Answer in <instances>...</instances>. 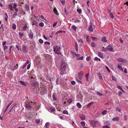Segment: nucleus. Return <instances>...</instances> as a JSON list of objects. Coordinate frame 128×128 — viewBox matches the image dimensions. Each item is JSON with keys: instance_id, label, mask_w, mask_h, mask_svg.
Wrapping results in <instances>:
<instances>
[{"instance_id": "1", "label": "nucleus", "mask_w": 128, "mask_h": 128, "mask_svg": "<svg viewBox=\"0 0 128 128\" xmlns=\"http://www.w3.org/2000/svg\"><path fill=\"white\" fill-rule=\"evenodd\" d=\"M60 47L57 45H54L53 46V50L54 53L58 54L61 55L62 54L60 52Z\"/></svg>"}, {"instance_id": "2", "label": "nucleus", "mask_w": 128, "mask_h": 128, "mask_svg": "<svg viewBox=\"0 0 128 128\" xmlns=\"http://www.w3.org/2000/svg\"><path fill=\"white\" fill-rule=\"evenodd\" d=\"M66 66L65 63L62 61L61 64L60 69L62 71H65L66 70Z\"/></svg>"}, {"instance_id": "3", "label": "nucleus", "mask_w": 128, "mask_h": 128, "mask_svg": "<svg viewBox=\"0 0 128 128\" xmlns=\"http://www.w3.org/2000/svg\"><path fill=\"white\" fill-rule=\"evenodd\" d=\"M107 50L109 51L110 52H114L113 49L114 46L111 44L108 45L106 48Z\"/></svg>"}, {"instance_id": "4", "label": "nucleus", "mask_w": 128, "mask_h": 128, "mask_svg": "<svg viewBox=\"0 0 128 128\" xmlns=\"http://www.w3.org/2000/svg\"><path fill=\"white\" fill-rule=\"evenodd\" d=\"M32 102H29L27 103L26 105V107L28 110H30L32 108V106H31V103H32Z\"/></svg>"}, {"instance_id": "5", "label": "nucleus", "mask_w": 128, "mask_h": 128, "mask_svg": "<svg viewBox=\"0 0 128 128\" xmlns=\"http://www.w3.org/2000/svg\"><path fill=\"white\" fill-rule=\"evenodd\" d=\"M117 60L118 62H120L125 63H127V61L126 60L122 58H118L117 59Z\"/></svg>"}, {"instance_id": "6", "label": "nucleus", "mask_w": 128, "mask_h": 128, "mask_svg": "<svg viewBox=\"0 0 128 128\" xmlns=\"http://www.w3.org/2000/svg\"><path fill=\"white\" fill-rule=\"evenodd\" d=\"M32 25H34L38 27V22L36 20H34L32 21Z\"/></svg>"}, {"instance_id": "7", "label": "nucleus", "mask_w": 128, "mask_h": 128, "mask_svg": "<svg viewBox=\"0 0 128 128\" xmlns=\"http://www.w3.org/2000/svg\"><path fill=\"white\" fill-rule=\"evenodd\" d=\"M97 55L100 58H104L103 53L101 52H98Z\"/></svg>"}, {"instance_id": "8", "label": "nucleus", "mask_w": 128, "mask_h": 128, "mask_svg": "<svg viewBox=\"0 0 128 128\" xmlns=\"http://www.w3.org/2000/svg\"><path fill=\"white\" fill-rule=\"evenodd\" d=\"M22 50L23 52L25 53H26L28 51L26 50V46L23 44L22 45Z\"/></svg>"}, {"instance_id": "9", "label": "nucleus", "mask_w": 128, "mask_h": 128, "mask_svg": "<svg viewBox=\"0 0 128 128\" xmlns=\"http://www.w3.org/2000/svg\"><path fill=\"white\" fill-rule=\"evenodd\" d=\"M78 76L79 77V79L80 80L81 79L83 76V72L82 71L80 72L78 74Z\"/></svg>"}, {"instance_id": "10", "label": "nucleus", "mask_w": 128, "mask_h": 128, "mask_svg": "<svg viewBox=\"0 0 128 128\" xmlns=\"http://www.w3.org/2000/svg\"><path fill=\"white\" fill-rule=\"evenodd\" d=\"M28 36L30 38L32 39L33 38L34 34L32 31H31V32L28 34Z\"/></svg>"}, {"instance_id": "11", "label": "nucleus", "mask_w": 128, "mask_h": 128, "mask_svg": "<svg viewBox=\"0 0 128 128\" xmlns=\"http://www.w3.org/2000/svg\"><path fill=\"white\" fill-rule=\"evenodd\" d=\"M79 117L82 120H85L86 118V116L83 114H80L79 115Z\"/></svg>"}, {"instance_id": "12", "label": "nucleus", "mask_w": 128, "mask_h": 128, "mask_svg": "<svg viewBox=\"0 0 128 128\" xmlns=\"http://www.w3.org/2000/svg\"><path fill=\"white\" fill-rule=\"evenodd\" d=\"M93 30V29L92 26L91 25L90 26L88 27V31L90 32H92Z\"/></svg>"}, {"instance_id": "13", "label": "nucleus", "mask_w": 128, "mask_h": 128, "mask_svg": "<svg viewBox=\"0 0 128 128\" xmlns=\"http://www.w3.org/2000/svg\"><path fill=\"white\" fill-rule=\"evenodd\" d=\"M12 102L10 103H9L8 105L7 106V107H6V109H5L4 111V113H5L7 110V109H8V108L10 106L11 104L12 103Z\"/></svg>"}, {"instance_id": "14", "label": "nucleus", "mask_w": 128, "mask_h": 128, "mask_svg": "<svg viewBox=\"0 0 128 128\" xmlns=\"http://www.w3.org/2000/svg\"><path fill=\"white\" fill-rule=\"evenodd\" d=\"M8 7L10 10L13 11L14 9H13L12 5L11 4H9L8 5Z\"/></svg>"}, {"instance_id": "15", "label": "nucleus", "mask_w": 128, "mask_h": 128, "mask_svg": "<svg viewBox=\"0 0 128 128\" xmlns=\"http://www.w3.org/2000/svg\"><path fill=\"white\" fill-rule=\"evenodd\" d=\"M119 120V118L118 117H115L113 118L112 119V120L113 121H118Z\"/></svg>"}, {"instance_id": "16", "label": "nucleus", "mask_w": 128, "mask_h": 128, "mask_svg": "<svg viewBox=\"0 0 128 128\" xmlns=\"http://www.w3.org/2000/svg\"><path fill=\"white\" fill-rule=\"evenodd\" d=\"M22 30H24L26 31V29H27L28 28L27 25L26 24H25V26H23L22 27Z\"/></svg>"}, {"instance_id": "17", "label": "nucleus", "mask_w": 128, "mask_h": 128, "mask_svg": "<svg viewBox=\"0 0 128 128\" xmlns=\"http://www.w3.org/2000/svg\"><path fill=\"white\" fill-rule=\"evenodd\" d=\"M29 62V60H27V62H26L25 64H24V65L22 67V69H24L25 67L26 66L27 64Z\"/></svg>"}, {"instance_id": "18", "label": "nucleus", "mask_w": 128, "mask_h": 128, "mask_svg": "<svg viewBox=\"0 0 128 128\" xmlns=\"http://www.w3.org/2000/svg\"><path fill=\"white\" fill-rule=\"evenodd\" d=\"M76 106L78 108H80L82 107V106L81 104L79 102H78L76 104Z\"/></svg>"}, {"instance_id": "19", "label": "nucleus", "mask_w": 128, "mask_h": 128, "mask_svg": "<svg viewBox=\"0 0 128 128\" xmlns=\"http://www.w3.org/2000/svg\"><path fill=\"white\" fill-rule=\"evenodd\" d=\"M53 11L54 13L57 15H58V11L56 10V8H55L53 9Z\"/></svg>"}, {"instance_id": "20", "label": "nucleus", "mask_w": 128, "mask_h": 128, "mask_svg": "<svg viewBox=\"0 0 128 128\" xmlns=\"http://www.w3.org/2000/svg\"><path fill=\"white\" fill-rule=\"evenodd\" d=\"M106 37L105 36H103L102 37V42H106L107 40H106Z\"/></svg>"}, {"instance_id": "21", "label": "nucleus", "mask_w": 128, "mask_h": 128, "mask_svg": "<svg viewBox=\"0 0 128 128\" xmlns=\"http://www.w3.org/2000/svg\"><path fill=\"white\" fill-rule=\"evenodd\" d=\"M20 82L23 85L25 86H26L27 84L25 82L22 81H20Z\"/></svg>"}, {"instance_id": "22", "label": "nucleus", "mask_w": 128, "mask_h": 128, "mask_svg": "<svg viewBox=\"0 0 128 128\" xmlns=\"http://www.w3.org/2000/svg\"><path fill=\"white\" fill-rule=\"evenodd\" d=\"M76 28L77 27L74 25H73L71 27L72 29L75 31H76Z\"/></svg>"}, {"instance_id": "23", "label": "nucleus", "mask_w": 128, "mask_h": 128, "mask_svg": "<svg viewBox=\"0 0 128 128\" xmlns=\"http://www.w3.org/2000/svg\"><path fill=\"white\" fill-rule=\"evenodd\" d=\"M12 29L14 30H15L16 28V25L14 24H12Z\"/></svg>"}, {"instance_id": "24", "label": "nucleus", "mask_w": 128, "mask_h": 128, "mask_svg": "<svg viewBox=\"0 0 128 128\" xmlns=\"http://www.w3.org/2000/svg\"><path fill=\"white\" fill-rule=\"evenodd\" d=\"M19 34L20 36V38H22L24 36V33L19 32Z\"/></svg>"}, {"instance_id": "25", "label": "nucleus", "mask_w": 128, "mask_h": 128, "mask_svg": "<svg viewBox=\"0 0 128 128\" xmlns=\"http://www.w3.org/2000/svg\"><path fill=\"white\" fill-rule=\"evenodd\" d=\"M97 75L98 76L100 80H102V78L100 73L97 74Z\"/></svg>"}, {"instance_id": "26", "label": "nucleus", "mask_w": 128, "mask_h": 128, "mask_svg": "<svg viewBox=\"0 0 128 128\" xmlns=\"http://www.w3.org/2000/svg\"><path fill=\"white\" fill-rule=\"evenodd\" d=\"M77 12L80 14L82 13V9L80 8H78L77 10Z\"/></svg>"}, {"instance_id": "27", "label": "nucleus", "mask_w": 128, "mask_h": 128, "mask_svg": "<svg viewBox=\"0 0 128 128\" xmlns=\"http://www.w3.org/2000/svg\"><path fill=\"white\" fill-rule=\"evenodd\" d=\"M5 14L6 16L5 17V20L6 22L7 21L8 19V16L7 14L6 13H5Z\"/></svg>"}, {"instance_id": "28", "label": "nucleus", "mask_w": 128, "mask_h": 128, "mask_svg": "<svg viewBox=\"0 0 128 128\" xmlns=\"http://www.w3.org/2000/svg\"><path fill=\"white\" fill-rule=\"evenodd\" d=\"M117 88H118V89H119L122 92H124V90H123L122 88V87L121 86H117Z\"/></svg>"}, {"instance_id": "29", "label": "nucleus", "mask_w": 128, "mask_h": 128, "mask_svg": "<svg viewBox=\"0 0 128 128\" xmlns=\"http://www.w3.org/2000/svg\"><path fill=\"white\" fill-rule=\"evenodd\" d=\"M50 110L52 112H54L55 111V108L54 107H52L50 108Z\"/></svg>"}, {"instance_id": "30", "label": "nucleus", "mask_w": 128, "mask_h": 128, "mask_svg": "<svg viewBox=\"0 0 128 128\" xmlns=\"http://www.w3.org/2000/svg\"><path fill=\"white\" fill-rule=\"evenodd\" d=\"M118 68L120 69V70L122 71H123V69L122 68V67L120 66L119 64H118Z\"/></svg>"}, {"instance_id": "31", "label": "nucleus", "mask_w": 128, "mask_h": 128, "mask_svg": "<svg viewBox=\"0 0 128 128\" xmlns=\"http://www.w3.org/2000/svg\"><path fill=\"white\" fill-rule=\"evenodd\" d=\"M93 104H94V102H90L87 105V107H90Z\"/></svg>"}, {"instance_id": "32", "label": "nucleus", "mask_w": 128, "mask_h": 128, "mask_svg": "<svg viewBox=\"0 0 128 128\" xmlns=\"http://www.w3.org/2000/svg\"><path fill=\"white\" fill-rule=\"evenodd\" d=\"M62 113L63 114H68V112L67 111V110H64L62 112Z\"/></svg>"}, {"instance_id": "33", "label": "nucleus", "mask_w": 128, "mask_h": 128, "mask_svg": "<svg viewBox=\"0 0 128 128\" xmlns=\"http://www.w3.org/2000/svg\"><path fill=\"white\" fill-rule=\"evenodd\" d=\"M107 110H103L102 112V114L103 115H105L106 114L107 112Z\"/></svg>"}, {"instance_id": "34", "label": "nucleus", "mask_w": 128, "mask_h": 128, "mask_svg": "<svg viewBox=\"0 0 128 128\" xmlns=\"http://www.w3.org/2000/svg\"><path fill=\"white\" fill-rule=\"evenodd\" d=\"M71 53L72 55V56L73 58H74L76 56V54L74 52H71Z\"/></svg>"}, {"instance_id": "35", "label": "nucleus", "mask_w": 128, "mask_h": 128, "mask_svg": "<svg viewBox=\"0 0 128 128\" xmlns=\"http://www.w3.org/2000/svg\"><path fill=\"white\" fill-rule=\"evenodd\" d=\"M39 25L40 26L43 27L44 26V24L43 22H41L39 23Z\"/></svg>"}, {"instance_id": "36", "label": "nucleus", "mask_w": 128, "mask_h": 128, "mask_svg": "<svg viewBox=\"0 0 128 128\" xmlns=\"http://www.w3.org/2000/svg\"><path fill=\"white\" fill-rule=\"evenodd\" d=\"M112 79L113 80H114L116 81H117V79L116 77L113 76H112Z\"/></svg>"}, {"instance_id": "37", "label": "nucleus", "mask_w": 128, "mask_h": 128, "mask_svg": "<svg viewBox=\"0 0 128 128\" xmlns=\"http://www.w3.org/2000/svg\"><path fill=\"white\" fill-rule=\"evenodd\" d=\"M18 14L17 12H15L14 14L12 16V17L13 18H15L16 16H17Z\"/></svg>"}, {"instance_id": "38", "label": "nucleus", "mask_w": 128, "mask_h": 128, "mask_svg": "<svg viewBox=\"0 0 128 128\" xmlns=\"http://www.w3.org/2000/svg\"><path fill=\"white\" fill-rule=\"evenodd\" d=\"M89 74H87L85 75V76L86 78V80L88 81V77Z\"/></svg>"}, {"instance_id": "39", "label": "nucleus", "mask_w": 128, "mask_h": 128, "mask_svg": "<svg viewBox=\"0 0 128 128\" xmlns=\"http://www.w3.org/2000/svg\"><path fill=\"white\" fill-rule=\"evenodd\" d=\"M72 99L71 98H70L68 99L67 100V102H68L70 104L72 102Z\"/></svg>"}, {"instance_id": "40", "label": "nucleus", "mask_w": 128, "mask_h": 128, "mask_svg": "<svg viewBox=\"0 0 128 128\" xmlns=\"http://www.w3.org/2000/svg\"><path fill=\"white\" fill-rule=\"evenodd\" d=\"M80 124L82 125V127L84 128V126L85 125V123L84 122H80Z\"/></svg>"}, {"instance_id": "41", "label": "nucleus", "mask_w": 128, "mask_h": 128, "mask_svg": "<svg viewBox=\"0 0 128 128\" xmlns=\"http://www.w3.org/2000/svg\"><path fill=\"white\" fill-rule=\"evenodd\" d=\"M38 42L40 43L41 44L43 43L44 42L43 40L40 38L39 39V40H38Z\"/></svg>"}, {"instance_id": "42", "label": "nucleus", "mask_w": 128, "mask_h": 128, "mask_svg": "<svg viewBox=\"0 0 128 128\" xmlns=\"http://www.w3.org/2000/svg\"><path fill=\"white\" fill-rule=\"evenodd\" d=\"M94 60H96V61H97L98 60L100 61H101V60L100 58H98L96 57H95V58Z\"/></svg>"}, {"instance_id": "43", "label": "nucleus", "mask_w": 128, "mask_h": 128, "mask_svg": "<svg viewBox=\"0 0 128 128\" xmlns=\"http://www.w3.org/2000/svg\"><path fill=\"white\" fill-rule=\"evenodd\" d=\"M109 16H110L112 18H113L114 17V16L113 15L112 13V12H110V13Z\"/></svg>"}, {"instance_id": "44", "label": "nucleus", "mask_w": 128, "mask_h": 128, "mask_svg": "<svg viewBox=\"0 0 128 128\" xmlns=\"http://www.w3.org/2000/svg\"><path fill=\"white\" fill-rule=\"evenodd\" d=\"M3 47L4 48V50H5L8 48V46L5 45L3 46Z\"/></svg>"}, {"instance_id": "45", "label": "nucleus", "mask_w": 128, "mask_h": 128, "mask_svg": "<svg viewBox=\"0 0 128 128\" xmlns=\"http://www.w3.org/2000/svg\"><path fill=\"white\" fill-rule=\"evenodd\" d=\"M71 84L73 85H74L76 84V82L74 80H72L71 82Z\"/></svg>"}, {"instance_id": "46", "label": "nucleus", "mask_w": 128, "mask_h": 128, "mask_svg": "<svg viewBox=\"0 0 128 128\" xmlns=\"http://www.w3.org/2000/svg\"><path fill=\"white\" fill-rule=\"evenodd\" d=\"M18 64H17L16 65L14 66V70H15L18 68Z\"/></svg>"}, {"instance_id": "47", "label": "nucleus", "mask_w": 128, "mask_h": 128, "mask_svg": "<svg viewBox=\"0 0 128 128\" xmlns=\"http://www.w3.org/2000/svg\"><path fill=\"white\" fill-rule=\"evenodd\" d=\"M35 121L37 124H38L40 122V120L39 119H37L35 120Z\"/></svg>"}, {"instance_id": "48", "label": "nucleus", "mask_w": 128, "mask_h": 128, "mask_svg": "<svg viewBox=\"0 0 128 128\" xmlns=\"http://www.w3.org/2000/svg\"><path fill=\"white\" fill-rule=\"evenodd\" d=\"M62 71V70H60V74L61 75H63L64 74V72H63V71Z\"/></svg>"}, {"instance_id": "49", "label": "nucleus", "mask_w": 128, "mask_h": 128, "mask_svg": "<svg viewBox=\"0 0 128 128\" xmlns=\"http://www.w3.org/2000/svg\"><path fill=\"white\" fill-rule=\"evenodd\" d=\"M91 46L93 47H95V44L94 42H92L91 43Z\"/></svg>"}, {"instance_id": "50", "label": "nucleus", "mask_w": 128, "mask_h": 128, "mask_svg": "<svg viewBox=\"0 0 128 128\" xmlns=\"http://www.w3.org/2000/svg\"><path fill=\"white\" fill-rule=\"evenodd\" d=\"M52 98L54 100L56 101V99L54 95H52Z\"/></svg>"}, {"instance_id": "51", "label": "nucleus", "mask_w": 128, "mask_h": 128, "mask_svg": "<svg viewBox=\"0 0 128 128\" xmlns=\"http://www.w3.org/2000/svg\"><path fill=\"white\" fill-rule=\"evenodd\" d=\"M50 124V123L49 122H46L45 124V127H48V126Z\"/></svg>"}, {"instance_id": "52", "label": "nucleus", "mask_w": 128, "mask_h": 128, "mask_svg": "<svg viewBox=\"0 0 128 128\" xmlns=\"http://www.w3.org/2000/svg\"><path fill=\"white\" fill-rule=\"evenodd\" d=\"M83 59V56H82L78 58H77L76 60H82Z\"/></svg>"}, {"instance_id": "53", "label": "nucleus", "mask_w": 128, "mask_h": 128, "mask_svg": "<svg viewBox=\"0 0 128 128\" xmlns=\"http://www.w3.org/2000/svg\"><path fill=\"white\" fill-rule=\"evenodd\" d=\"M60 2L63 5H64L65 4L64 0H61Z\"/></svg>"}, {"instance_id": "54", "label": "nucleus", "mask_w": 128, "mask_h": 128, "mask_svg": "<svg viewBox=\"0 0 128 128\" xmlns=\"http://www.w3.org/2000/svg\"><path fill=\"white\" fill-rule=\"evenodd\" d=\"M14 6L13 7L15 9L17 8H16V3H14Z\"/></svg>"}, {"instance_id": "55", "label": "nucleus", "mask_w": 128, "mask_h": 128, "mask_svg": "<svg viewBox=\"0 0 128 128\" xmlns=\"http://www.w3.org/2000/svg\"><path fill=\"white\" fill-rule=\"evenodd\" d=\"M44 44H48V45H50V43L48 42H44Z\"/></svg>"}, {"instance_id": "56", "label": "nucleus", "mask_w": 128, "mask_h": 128, "mask_svg": "<svg viewBox=\"0 0 128 128\" xmlns=\"http://www.w3.org/2000/svg\"><path fill=\"white\" fill-rule=\"evenodd\" d=\"M106 69L109 72H110V69L108 68V67L106 66Z\"/></svg>"}, {"instance_id": "57", "label": "nucleus", "mask_w": 128, "mask_h": 128, "mask_svg": "<svg viewBox=\"0 0 128 128\" xmlns=\"http://www.w3.org/2000/svg\"><path fill=\"white\" fill-rule=\"evenodd\" d=\"M103 128H110V127L108 126H104L103 127Z\"/></svg>"}, {"instance_id": "58", "label": "nucleus", "mask_w": 128, "mask_h": 128, "mask_svg": "<svg viewBox=\"0 0 128 128\" xmlns=\"http://www.w3.org/2000/svg\"><path fill=\"white\" fill-rule=\"evenodd\" d=\"M80 42L82 43H84L83 40H82L81 39H80L78 40V42Z\"/></svg>"}, {"instance_id": "59", "label": "nucleus", "mask_w": 128, "mask_h": 128, "mask_svg": "<svg viewBox=\"0 0 128 128\" xmlns=\"http://www.w3.org/2000/svg\"><path fill=\"white\" fill-rule=\"evenodd\" d=\"M6 41H5L2 42V45L3 47L4 46H5V44H6Z\"/></svg>"}, {"instance_id": "60", "label": "nucleus", "mask_w": 128, "mask_h": 128, "mask_svg": "<svg viewBox=\"0 0 128 128\" xmlns=\"http://www.w3.org/2000/svg\"><path fill=\"white\" fill-rule=\"evenodd\" d=\"M90 38L93 40H95L96 39V38L93 36H91Z\"/></svg>"}, {"instance_id": "61", "label": "nucleus", "mask_w": 128, "mask_h": 128, "mask_svg": "<svg viewBox=\"0 0 128 128\" xmlns=\"http://www.w3.org/2000/svg\"><path fill=\"white\" fill-rule=\"evenodd\" d=\"M90 56H88L86 58V60L87 61H89L90 60Z\"/></svg>"}, {"instance_id": "62", "label": "nucleus", "mask_w": 128, "mask_h": 128, "mask_svg": "<svg viewBox=\"0 0 128 128\" xmlns=\"http://www.w3.org/2000/svg\"><path fill=\"white\" fill-rule=\"evenodd\" d=\"M57 22H56L54 23L53 24V27H54L57 24Z\"/></svg>"}, {"instance_id": "63", "label": "nucleus", "mask_w": 128, "mask_h": 128, "mask_svg": "<svg viewBox=\"0 0 128 128\" xmlns=\"http://www.w3.org/2000/svg\"><path fill=\"white\" fill-rule=\"evenodd\" d=\"M39 16L41 18L45 20L44 18L43 15H42L41 16Z\"/></svg>"}, {"instance_id": "64", "label": "nucleus", "mask_w": 128, "mask_h": 128, "mask_svg": "<svg viewBox=\"0 0 128 128\" xmlns=\"http://www.w3.org/2000/svg\"><path fill=\"white\" fill-rule=\"evenodd\" d=\"M96 93L97 94H98L100 96H102L103 95V94H102L98 92H97Z\"/></svg>"}]
</instances>
